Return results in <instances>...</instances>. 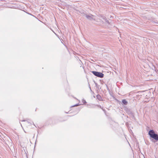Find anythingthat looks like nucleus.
Returning <instances> with one entry per match:
<instances>
[{
    "mask_svg": "<svg viewBox=\"0 0 158 158\" xmlns=\"http://www.w3.org/2000/svg\"><path fill=\"white\" fill-rule=\"evenodd\" d=\"M122 102L124 105H127V102L125 100H123Z\"/></svg>",
    "mask_w": 158,
    "mask_h": 158,
    "instance_id": "nucleus-5",
    "label": "nucleus"
},
{
    "mask_svg": "<svg viewBox=\"0 0 158 158\" xmlns=\"http://www.w3.org/2000/svg\"><path fill=\"white\" fill-rule=\"evenodd\" d=\"M148 134L151 138L154 139L156 140V141H158V135L155 134L154 131L153 130H150L148 132Z\"/></svg>",
    "mask_w": 158,
    "mask_h": 158,
    "instance_id": "nucleus-2",
    "label": "nucleus"
},
{
    "mask_svg": "<svg viewBox=\"0 0 158 158\" xmlns=\"http://www.w3.org/2000/svg\"><path fill=\"white\" fill-rule=\"evenodd\" d=\"M82 102L84 104H85L86 103L85 100L84 99H83L82 101Z\"/></svg>",
    "mask_w": 158,
    "mask_h": 158,
    "instance_id": "nucleus-6",
    "label": "nucleus"
},
{
    "mask_svg": "<svg viewBox=\"0 0 158 158\" xmlns=\"http://www.w3.org/2000/svg\"><path fill=\"white\" fill-rule=\"evenodd\" d=\"M84 16L88 19L90 20H96V17L95 16L92 15L91 14H85Z\"/></svg>",
    "mask_w": 158,
    "mask_h": 158,
    "instance_id": "nucleus-3",
    "label": "nucleus"
},
{
    "mask_svg": "<svg viewBox=\"0 0 158 158\" xmlns=\"http://www.w3.org/2000/svg\"><path fill=\"white\" fill-rule=\"evenodd\" d=\"M91 72L95 76L100 78H102L103 77L104 74L98 72L92 71Z\"/></svg>",
    "mask_w": 158,
    "mask_h": 158,
    "instance_id": "nucleus-4",
    "label": "nucleus"
},
{
    "mask_svg": "<svg viewBox=\"0 0 158 158\" xmlns=\"http://www.w3.org/2000/svg\"><path fill=\"white\" fill-rule=\"evenodd\" d=\"M78 105L77 104L76 105H75L74 106H77Z\"/></svg>",
    "mask_w": 158,
    "mask_h": 158,
    "instance_id": "nucleus-8",
    "label": "nucleus"
},
{
    "mask_svg": "<svg viewBox=\"0 0 158 158\" xmlns=\"http://www.w3.org/2000/svg\"><path fill=\"white\" fill-rule=\"evenodd\" d=\"M96 20L97 22H100V24H105L106 25H107L109 24V22L104 17H101L99 19H97Z\"/></svg>",
    "mask_w": 158,
    "mask_h": 158,
    "instance_id": "nucleus-1",
    "label": "nucleus"
},
{
    "mask_svg": "<svg viewBox=\"0 0 158 158\" xmlns=\"http://www.w3.org/2000/svg\"><path fill=\"white\" fill-rule=\"evenodd\" d=\"M99 97H100V95H97V98L98 99H99Z\"/></svg>",
    "mask_w": 158,
    "mask_h": 158,
    "instance_id": "nucleus-7",
    "label": "nucleus"
}]
</instances>
